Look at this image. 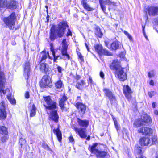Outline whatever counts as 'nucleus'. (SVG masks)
<instances>
[{
    "mask_svg": "<svg viewBox=\"0 0 158 158\" xmlns=\"http://www.w3.org/2000/svg\"><path fill=\"white\" fill-rule=\"evenodd\" d=\"M36 108L35 107V105L33 104L31 110V111L30 112V116L32 117L34 116L36 113Z\"/></svg>",
    "mask_w": 158,
    "mask_h": 158,
    "instance_id": "obj_35",
    "label": "nucleus"
},
{
    "mask_svg": "<svg viewBox=\"0 0 158 158\" xmlns=\"http://www.w3.org/2000/svg\"><path fill=\"white\" fill-rule=\"evenodd\" d=\"M80 78L81 77L80 76L77 75L76 77V79L77 80H79L80 79Z\"/></svg>",
    "mask_w": 158,
    "mask_h": 158,
    "instance_id": "obj_60",
    "label": "nucleus"
},
{
    "mask_svg": "<svg viewBox=\"0 0 158 158\" xmlns=\"http://www.w3.org/2000/svg\"><path fill=\"white\" fill-rule=\"evenodd\" d=\"M0 133L2 134L7 135L8 134L7 128L5 126H0Z\"/></svg>",
    "mask_w": 158,
    "mask_h": 158,
    "instance_id": "obj_33",
    "label": "nucleus"
},
{
    "mask_svg": "<svg viewBox=\"0 0 158 158\" xmlns=\"http://www.w3.org/2000/svg\"><path fill=\"white\" fill-rule=\"evenodd\" d=\"M29 66L30 64L29 62H27L25 63L24 67L25 74H27L28 77L29 76V73L30 70Z\"/></svg>",
    "mask_w": 158,
    "mask_h": 158,
    "instance_id": "obj_27",
    "label": "nucleus"
},
{
    "mask_svg": "<svg viewBox=\"0 0 158 158\" xmlns=\"http://www.w3.org/2000/svg\"><path fill=\"white\" fill-rule=\"evenodd\" d=\"M119 45V43L118 41H114L111 45V49L112 50H115L118 48Z\"/></svg>",
    "mask_w": 158,
    "mask_h": 158,
    "instance_id": "obj_26",
    "label": "nucleus"
},
{
    "mask_svg": "<svg viewBox=\"0 0 158 158\" xmlns=\"http://www.w3.org/2000/svg\"><path fill=\"white\" fill-rule=\"evenodd\" d=\"M103 90L104 92V93L105 94V95L107 96H108V95H109V91L108 90L106 89V88H105L104 89H103Z\"/></svg>",
    "mask_w": 158,
    "mask_h": 158,
    "instance_id": "obj_46",
    "label": "nucleus"
},
{
    "mask_svg": "<svg viewBox=\"0 0 158 158\" xmlns=\"http://www.w3.org/2000/svg\"><path fill=\"white\" fill-rule=\"evenodd\" d=\"M57 68L58 72L61 73L62 70V68L60 66H57Z\"/></svg>",
    "mask_w": 158,
    "mask_h": 158,
    "instance_id": "obj_47",
    "label": "nucleus"
},
{
    "mask_svg": "<svg viewBox=\"0 0 158 158\" xmlns=\"http://www.w3.org/2000/svg\"><path fill=\"white\" fill-rule=\"evenodd\" d=\"M109 6H116V3L115 2H110L109 1Z\"/></svg>",
    "mask_w": 158,
    "mask_h": 158,
    "instance_id": "obj_48",
    "label": "nucleus"
},
{
    "mask_svg": "<svg viewBox=\"0 0 158 158\" xmlns=\"http://www.w3.org/2000/svg\"><path fill=\"white\" fill-rule=\"evenodd\" d=\"M68 138L70 142H72L74 141V139L72 136H70Z\"/></svg>",
    "mask_w": 158,
    "mask_h": 158,
    "instance_id": "obj_50",
    "label": "nucleus"
},
{
    "mask_svg": "<svg viewBox=\"0 0 158 158\" xmlns=\"http://www.w3.org/2000/svg\"><path fill=\"white\" fill-rule=\"evenodd\" d=\"M40 63V70L43 73H46L48 70V65L45 63Z\"/></svg>",
    "mask_w": 158,
    "mask_h": 158,
    "instance_id": "obj_22",
    "label": "nucleus"
},
{
    "mask_svg": "<svg viewBox=\"0 0 158 158\" xmlns=\"http://www.w3.org/2000/svg\"><path fill=\"white\" fill-rule=\"evenodd\" d=\"M98 143H95L92 146L90 147V151L92 153H94L95 154L98 152V150L97 149Z\"/></svg>",
    "mask_w": 158,
    "mask_h": 158,
    "instance_id": "obj_28",
    "label": "nucleus"
},
{
    "mask_svg": "<svg viewBox=\"0 0 158 158\" xmlns=\"http://www.w3.org/2000/svg\"><path fill=\"white\" fill-rule=\"evenodd\" d=\"M110 68L116 71V74L120 81H123L127 78L126 73L123 71V68L120 64V63L118 60L113 61L112 64L110 66Z\"/></svg>",
    "mask_w": 158,
    "mask_h": 158,
    "instance_id": "obj_3",
    "label": "nucleus"
},
{
    "mask_svg": "<svg viewBox=\"0 0 158 158\" xmlns=\"http://www.w3.org/2000/svg\"><path fill=\"white\" fill-rule=\"evenodd\" d=\"M155 103H153L152 104V107L153 108H155Z\"/></svg>",
    "mask_w": 158,
    "mask_h": 158,
    "instance_id": "obj_63",
    "label": "nucleus"
},
{
    "mask_svg": "<svg viewBox=\"0 0 158 158\" xmlns=\"http://www.w3.org/2000/svg\"><path fill=\"white\" fill-rule=\"evenodd\" d=\"M141 118L145 124L146 125L150 123L151 122V117L147 115H145L143 116H142Z\"/></svg>",
    "mask_w": 158,
    "mask_h": 158,
    "instance_id": "obj_17",
    "label": "nucleus"
},
{
    "mask_svg": "<svg viewBox=\"0 0 158 158\" xmlns=\"http://www.w3.org/2000/svg\"><path fill=\"white\" fill-rule=\"evenodd\" d=\"M151 140L148 137H141L139 140V143L142 146L150 145Z\"/></svg>",
    "mask_w": 158,
    "mask_h": 158,
    "instance_id": "obj_8",
    "label": "nucleus"
},
{
    "mask_svg": "<svg viewBox=\"0 0 158 158\" xmlns=\"http://www.w3.org/2000/svg\"><path fill=\"white\" fill-rule=\"evenodd\" d=\"M149 84L153 86L154 85V83L153 80H151L149 82Z\"/></svg>",
    "mask_w": 158,
    "mask_h": 158,
    "instance_id": "obj_55",
    "label": "nucleus"
},
{
    "mask_svg": "<svg viewBox=\"0 0 158 158\" xmlns=\"http://www.w3.org/2000/svg\"><path fill=\"white\" fill-rule=\"evenodd\" d=\"M102 51V55H108V52L105 49H103Z\"/></svg>",
    "mask_w": 158,
    "mask_h": 158,
    "instance_id": "obj_45",
    "label": "nucleus"
},
{
    "mask_svg": "<svg viewBox=\"0 0 158 158\" xmlns=\"http://www.w3.org/2000/svg\"><path fill=\"white\" fill-rule=\"evenodd\" d=\"M146 10H148V13L149 15H155L158 13V7H149Z\"/></svg>",
    "mask_w": 158,
    "mask_h": 158,
    "instance_id": "obj_13",
    "label": "nucleus"
},
{
    "mask_svg": "<svg viewBox=\"0 0 158 158\" xmlns=\"http://www.w3.org/2000/svg\"><path fill=\"white\" fill-rule=\"evenodd\" d=\"M138 132L144 135H152L153 132L152 129L148 127H142L139 128Z\"/></svg>",
    "mask_w": 158,
    "mask_h": 158,
    "instance_id": "obj_7",
    "label": "nucleus"
},
{
    "mask_svg": "<svg viewBox=\"0 0 158 158\" xmlns=\"http://www.w3.org/2000/svg\"><path fill=\"white\" fill-rule=\"evenodd\" d=\"M109 100H110L111 103L112 104H115L116 103V99L114 95L113 94L112 92L109 91Z\"/></svg>",
    "mask_w": 158,
    "mask_h": 158,
    "instance_id": "obj_29",
    "label": "nucleus"
},
{
    "mask_svg": "<svg viewBox=\"0 0 158 158\" xmlns=\"http://www.w3.org/2000/svg\"><path fill=\"white\" fill-rule=\"evenodd\" d=\"M50 50L51 52H52V55L54 57V62H56V60L59 57V56L58 55H57L56 56L55 51L54 50V49H53V48H52V47H51Z\"/></svg>",
    "mask_w": 158,
    "mask_h": 158,
    "instance_id": "obj_34",
    "label": "nucleus"
},
{
    "mask_svg": "<svg viewBox=\"0 0 158 158\" xmlns=\"http://www.w3.org/2000/svg\"><path fill=\"white\" fill-rule=\"evenodd\" d=\"M53 131L56 135L58 139L59 142H61L62 139V134L60 130L58 128L54 129Z\"/></svg>",
    "mask_w": 158,
    "mask_h": 158,
    "instance_id": "obj_19",
    "label": "nucleus"
},
{
    "mask_svg": "<svg viewBox=\"0 0 158 158\" xmlns=\"http://www.w3.org/2000/svg\"><path fill=\"white\" fill-rule=\"evenodd\" d=\"M68 26L67 22L63 21L59 23L58 27L55 28L54 27H51L50 29V39L51 40H54L56 37V33L57 35L59 37H61L64 35L65 30Z\"/></svg>",
    "mask_w": 158,
    "mask_h": 158,
    "instance_id": "obj_2",
    "label": "nucleus"
},
{
    "mask_svg": "<svg viewBox=\"0 0 158 158\" xmlns=\"http://www.w3.org/2000/svg\"><path fill=\"white\" fill-rule=\"evenodd\" d=\"M72 35V32L70 31V30L69 29L68 30V32H67L66 36L68 37L69 35Z\"/></svg>",
    "mask_w": 158,
    "mask_h": 158,
    "instance_id": "obj_49",
    "label": "nucleus"
},
{
    "mask_svg": "<svg viewBox=\"0 0 158 158\" xmlns=\"http://www.w3.org/2000/svg\"><path fill=\"white\" fill-rule=\"evenodd\" d=\"M95 34L96 36L100 38L102 35V33L101 32L100 29L98 27H96L95 29Z\"/></svg>",
    "mask_w": 158,
    "mask_h": 158,
    "instance_id": "obj_32",
    "label": "nucleus"
},
{
    "mask_svg": "<svg viewBox=\"0 0 158 158\" xmlns=\"http://www.w3.org/2000/svg\"><path fill=\"white\" fill-rule=\"evenodd\" d=\"M81 3L84 8L88 11H92L93 9L90 7L89 4H88L87 0H82Z\"/></svg>",
    "mask_w": 158,
    "mask_h": 158,
    "instance_id": "obj_15",
    "label": "nucleus"
},
{
    "mask_svg": "<svg viewBox=\"0 0 158 158\" xmlns=\"http://www.w3.org/2000/svg\"><path fill=\"white\" fill-rule=\"evenodd\" d=\"M62 47L63 48H67L68 45H67L66 40L65 39L63 40L62 42Z\"/></svg>",
    "mask_w": 158,
    "mask_h": 158,
    "instance_id": "obj_40",
    "label": "nucleus"
},
{
    "mask_svg": "<svg viewBox=\"0 0 158 158\" xmlns=\"http://www.w3.org/2000/svg\"><path fill=\"white\" fill-rule=\"evenodd\" d=\"M17 2L11 0L8 2L7 7L10 9H15L17 7Z\"/></svg>",
    "mask_w": 158,
    "mask_h": 158,
    "instance_id": "obj_16",
    "label": "nucleus"
},
{
    "mask_svg": "<svg viewBox=\"0 0 158 158\" xmlns=\"http://www.w3.org/2000/svg\"><path fill=\"white\" fill-rule=\"evenodd\" d=\"M142 152V150L139 147L137 149V153L139 154V155H141V154Z\"/></svg>",
    "mask_w": 158,
    "mask_h": 158,
    "instance_id": "obj_52",
    "label": "nucleus"
},
{
    "mask_svg": "<svg viewBox=\"0 0 158 158\" xmlns=\"http://www.w3.org/2000/svg\"><path fill=\"white\" fill-rule=\"evenodd\" d=\"M40 85L41 87L45 88L52 86V84L50 77L47 75L44 76L40 83Z\"/></svg>",
    "mask_w": 158,
    "mask_h": 158,
    "instance_id": "obj_5",
    "label": "nucleus"
},
{
    "mask_svg": "<svg viewBox=\"0 0 158 158\" xmlns=\"http://www.w3.org/2000/svg\"><path fill=\"white\" fill-rule=\"evenodd\" d=\"M67 48H62L61 52L63 55V56H66V58H64V60H69V55L67 54Z\"/></svg>",
    "mask_w": 158,
    "mask_h": 158,
    "instance_id": "obj_30",
    "label": "nucleus"
},
{
    "mask_svg": "<svg viewBox=\"0 0 158 158\" xmlns=\"http://www.w3.org/2000/svg\"><path fill=\"white\" fill-rule=\"evenodd\" d=\"M154 113L156 115H158V111L157 110H155L154 111Z\"/></svg>",
    "mask_w": 158,
    "mask_h": 158,
    "instance_id": "obj_61",
    "label": "nucleus"
},
{
    "mask_svg": "<svg viewBox=\"0 0 158 158\" xmlns=\"http://www.w3.org/2000/svg\"><path fill=\"white\" fill-rule=\"evenodd\" d=\"M99 2L102 10L105 13L106 6L108 4V0H99Z\"/></svg>",
    "mask_w": 158,
    "mask_h": 158,
    "instance_id": "obj_21",
    "label": "nucleus"
},
{
    "mask_svg": "<svg viewBox=\"0 0 158 158\" xmlns=\"http://www.w3.org/2000/svg\"><path fill=\"white\" fill-rule=\"evenodd\" d=\"M154 73L153 71H151L148 73L149 77H152L154 76Z\"/></svg>",
    "mask_w": 158,
    "mask_h": 158,
    "instance_id": "obj_43",
    "label": "nucleus"
},
{
    "mask_svg": "<svg viewBox=\"0 0 158 158\" xmlns=\"http://www.w3.org/2000/svg\"><path fill=\"white\" fill-rule=\"evenodd\" d=\"M19 142L21 145V147H22L23 146H25L26 145V142L25 140L22 138L20 139Z\"/></svg>",
    "mask_w": 158,
    "mask_h": 158,
    "instance_id": "obj_39",
    "label": "nucleus"
},
{
    "mask_svg": "<svg viewBox=\"0 0 158 158\" xmlns=\"http://www.w3.org/2000/svg\"><path fill=\"white\" fill-rule=\"evenodd\" d=\"M44 148H45L47 149H48L49 148L48 146L47 145H45V147H44Z\"/></svg>",
    "mask_w": 158,
    "mask_h": 158,
    "instance_id": "obj_64",
    "label": "nucleus"
},
{
    "mask_svg": "<svg viewBox=\"0 0 158 158\" xmlns=\"http://www.w3.org/2000/svg\"><path fill=\"white\" fill-rule=\"evenodd\" d=\"M88 82L89 83L92 84L93 81L91 77H89V80H88Z\"/></svg>",
    "mask_w": 158,
    "mask_h": 158,
    "instance_id": "obj_53",
    "label": "nucleus"
},
{
    "mask_svg": "<svg viewBox=\"0 0 158 158\" xmlns=\"http://www.w3.org/2000/svg\"><path fill=\"white\" fill-rule=\"evenodd\" d=\"M43 98L44 100V106L46 110H51L49 115L50 119L57 123L59 117L57 113L56 103L52 101L49 96H44Z\"/></svg>",
    "mask_w": 158,
    "mask_h": 158,
    "instance_id": "obj_1",
    "label": "nucleus"
},
{
    "mask_svg": "<svg viewBox=\"0 0 158 158\" xmlns=\"http://www.w3.org/2000/svg\"><path fill=\"white\" fill-rule=\"evenodd\" d=\"M95 155L98 158H103L107 155V153L104 151H100L98 150Z\"/></svg>",
    "mask_w": 158,
    "mask_h": 158,
    "instance_id": "obj_24",
    "label": "nucleus"
},
{
    "mask_svg": "<svg viewBox=\"0 0 158 158\" xmlns=\"http://www.w3.org/2000/svg\"><path fill=\"white\" fill-rule=\"evenodd\" d=\"M156 94V92L153 91L149 92L148 93V95L150 98H152L153 96L155 95Z\"/></svg>",
    "mask_w": 158,
    "mask_h": 158,
    "instance_id": "obj_42",
    "label": "nucleus"
},
{
    "mask_svg": "<svg viewBox=\"0 0 158 158\" xmlns=\"http://www.w3.org/2000/svg\"><path fill=\"white\" fill-rule=\"evenodd\" d=\"M0 119H5L6 117L5 111V102L2 101L0 105Z\"/></svg>",
    "mask_w": 158,
    "mask_h": 158,
    "instance_id": "obj_10",
    "label": "nucleus"
},
{
    "mask_svg": "<svg viewBox=\"0 0 158 158\" xmlns=\"http://www.w3.org/2000/svg\"><path fill=\"white\" fill-rule=\"evenodd\" d=\"M40 55L41 56L40 63H41L43 61L45 60L47 58L48 56L50 59H51V57L49 56L48 52H46L45 51H43L42 52L40 53Z\"/></svg>",
    "mask_w": 158,
    "mask_h": 158,
    "instance_id": "obj_20",
    "label": "nucleus"
},
{
    "mask_svg": "<svg viewBox=\"0 0 158 158\" xmlns=\"http://www.w3.org/2000/svg\"><path fill=\"white\" fill-rule=\"evenodd\" d=\"M144 27H144L143 26H142V28H143V34H144V36H145V37L146 39H147V36L145 34V32H144Z\"/></svg>",
    "mask_w": 158,
    "mask_h": 158,
    "instance_id": "obj_58",
    "label": "nucleus"
},
{
    "mask_svg": "<svg viewBox=\"0 0 158 158\" xmlns=\"http://www.w3.org/2000/svg\"><path fill=\"white\" fill-rule=\"evenodd\" d=\"M151 140V143H150V145L152 144H156L157 143V137L155 136H153Z\"/></svg>",
    "mask_w": 158,
    "mask_h": 158,
    "instance_id": "obj_37",
    "label": "nucleus"
},
{
    "mask_svg": "<svg viewBox=\"0 0 158 158\" xmlns=\"http://www.w3.org/2000/svg\"><path fill=\"white\" fill-rule=\"evenodd\" d=\"M85 45L88 51H89V48H88L87 44L86 43H85Z\"/></svg>",
    "mask_w": 158,
    "mask_h": 158,
    "instance_id": "obj_62",
    "label": "nucleus"
},
{
    "mask_svg": "<svg viewBox=\"0 0 158 158\" xmlns=\"http://www.w3.org/2000/svg\"><path fill=\"white\" fill-rule=\"evenodd\" d=\"M94 47L95 51L99 55H102V46L101 44H97L94 46Z\"/></svg>",
    "mask_w": 158,
    "mask_h": 158,
    "instance_id": "obj_23",
    "label": "nucleus"
},
{
    "mask_svg": "<svg viewBox=\"0 0 158 158\" xmlns=\"http://www.w3.org/2000/svg\"><path fill=\"white\" fill-rule=\"evenodd\" d=\"M120 57L121 58H123L124 57V54L123 52H121V53L120 54Z\"/></svg>",
    "mask_w": 158,
    "mask_h": 158,
    "instance_id": "obj_56",
    "label": "nucleus"
},
{
    "mask_svg": "<svg viewBox=\"0 0 158 158\" xmlns=\"http://www.w3.org/2000/svg\"><path fill=\"white\" fill-rule=\"evenodd\" d=\"M76 106L80 113L83 114H84L86 110V106L84 104L81 103H77Z\"/></svg>",
    "mask_w": 158,
    "mask_h": 158,
    "instance_id": "obj_14",
    "label": "nucleus"
},
{
    "mask_svg": "<svg viewBox=\"0 0 158 158\" xmlns=\"http://www.w3.org/2000/svg\"><path fill=\"white\" fill-rule=\"evenodd\" d=\"M8 138L7 136H4L1 138V140L2 142H4L8 139Z\"/></svg>",
    "mask_w": 158,
    "mask_h": 158,
    "instance_id": "obj_44",
    "label": "nucleus"
},
{
    "mask_svg": "<svg viewBox=\"0 0 158 158\" xmlns=\"http://www.w3.org/2000/svg\"><path fill=\"white\" fill-rule=\"evenodd\" d=\"M134 126L136 127L145 125L141 118H139L135 120L133 124Z\"/></svg>",
    "mask_w": 158,
    "mask_h": 158,
    "instance_id": "obj_18",
    "label": "nucleus"
},
{
    "mask_svg": "<svg viewBox=\"0 0 158 158\" xmlns=\"http://www.w3.org/2000/svg\"><path fill=\"white\" fill-rule=\"evenodd\" d=\"M136 158H146L144 156L142 155H139Z\"/></svg>",
    "mask_w": 158,
    "mask_h": 158,
    "instance_id": "obj_59",
    "label": "nucleus"
},
{
    "mask_svg": "<svg viewBox=\"0 0 158 158\" xmlns=\"http://www.w3.org/2000/svg\"><path fill=\"white\" fill-rule=\"evenodd\" d=\"M78 56H79V58L81 60H83V56L81 55V54H80V55H78Z\"/></svg>",
    "mask_w": 158,
    "mask_h": 158,
    "instance_id": "obj_57",
    "label": "nucleus"
},
{
    "mask_svg": "<svg viewBox=\"0 0 158 158\" xmlns=\"http://www.w3.org/2000/svg\"><path fill=\"white\" fill-rule=\"evenodd\" d=\"M123 92L125 97L127 99H130L131 98V94L132 92L131 88L128 85H124L123 88Z\"/></svg>",
    "mask_w": 158,
    "mask_h": 158,
    "instance_id": "obj_9",
    "label": "nucleus"
},
{
    "mask_svg": "<svg viewBox=\"0 0 158 158\" xmlns=\"http://www.w3.org/2000/svg\"><path fill=\"white\" fill-rule=\"evenodd\" d=\"M16 20V15L15 13H12L9 16L4 18L3 20L10 29L13 30L15 27V22Z\"/></svg>",
    "mask_w": 158,
    "mask_h": 158,
    "instance_id": "obj_4",
    "label": "nucleus"
},
{
    "mask_svg": "<svg viewBox=\"0 0 158 158\" xmlns=\"http://www.w3.org/2000/svg\"><path fill=\"white\" fill-rule=\"evenodd\" d=\"M100 75L102 78H104V75L103 72H100Z\"/></svg>",
    "mask_w": 158,
    "mask_h": 158,
    "instance_id": "obj_54",
    "label": "nucleus"
},
{
    "mask_svg": "<svg viewBox=\"0 0 158 158\" xmlns=\"http://www.w3.org/2000/svg\"><path fill=\"white\" fill-rule=\"evenodd\" d=\"M124 33L127 35L128 38L130 40H132V38L131 36L127 31H124Z\"/></svg>",
    "mask_w": 158,
    "mask_h": 158,
    "instance_id": "obj_41",
    "label": "nucleus"
},
{
    "mask_svg": "<svg viewBox=\"0 0 158 158\" xmlns=\"http://www.w3.org/2000/svg\"><path fill=\"white\" fill-rule=\"evenodd\" d=\"M7 0H0V8H5L7 7Z\"/></svg>",
    "mask_w": 158,
    "mask_h": 158,
    "instance_id": "obj_31",
    "label": "nucleus"
},
{
    "mask_svg": "<svg viewBox=\"0 0 158 158\" xmlns=\"http://www.w3.org/2000/svg\"><path fill=\"white\" fill-rule=\"evenodd\" d=\"M112 118L114 122L115 127L117 131H118V130H119L120 128V127L118 124V123L117 122V121L116 119L114 117L113 115H112Z\"/></svg>",
    "mask_w": 158,
    "mask_h": 158,
    "instance_id": "obj_38",
    "label": "nucleus"
},
{
    "mask_svg": "<svg viewBox=\"0 0 158 158\" xmlns=\"http://www.w3.org/2000/svg\"><path fill=\"white\" fill-rule=\"evenodd\" d=\"M77 121L79 126L83 127V128H86L89 124V121L87 120H82L77 118Z\"/></svg>",
    "mask_w": 158,
    "mask_h": 158,
    "instance_id": "obj_12",
    "label": "nucleus"
},
{
    "mask_svg": "<svg viewBox=\"0 0 158 158\" xmlns=\"http://www.w3.org/2000/svg\"><path fill=\"white\" fill-rule=\"evenodd\" d=\"M86 84L85 81L83 80H81L80 82H77L76 85V87L79 90H82L83 88V86Z\"/></svg>",
    "mask_w": 158,
    "mask_h": 158,
    "instance_id": "obj_25",
    "label": "nucleus"
},
{
    "mask_svg": "<svg viewBox=\"0 0 158 158\" xmlns=\"http://www.w3.org/2000/svg\"><path fill=\"white\" fill-rule=\"evenodd\" d=\"M25 97L27 98H29V94L28 92H26L25 94Z\"/></svg>",
    "mask_w": 158,
    "mask_h": 158,
    "instance_id": "obj_51",
    "label": "nucleus"
},
{
    "mask_svg": "<svg viewBox=\"0 0 158 158\" xmlns=\"http://www.w3.org/2000/svg\"><path fill=\"white\" fill-rule=\"evenodd\" d=\"M67 99V97L65 95H64L61 98H60L59 101V105L62 110H66L69 108V106H66V104H65Z\"/></svg>",
    "mask_w": 158,
    "mask_h": 158,
    "instance_id": "obj_11",
    "label": "nucleus"
},
{
    "mask_svg": "<svg viewBox=\"0 0 158 158\" xmlns=\"http://www.w3.org/2000/svg\"><path fill=\"white\" fill-rule=\"evenodd\" d=\"M71 128L74 129L75 132L77 133L82 138H85L87 137L86 129L85 128H77L75 125H73Z\"/></svg>",
    "mask_w": 158,
    "mask_h": 158,
    "instance_id": "obj_6",
    "label": "nucleus"
},
{
    "mask_svg": "<svg viewBox=\"0 0 158 158\" xmlns=\"http://www.w3.org/2000/svg\"><path fill=\"white\" fill-rule=\"evenodd\" d=\"M55 85L57 88H60L63 86V84L60 80H59L55 83Z\"/></svg>",
    "mask_w": 158,
    "mask_h": 158,
    "instance_id": "obj_36",
    "label": "nucleus"
}]
</instances>
